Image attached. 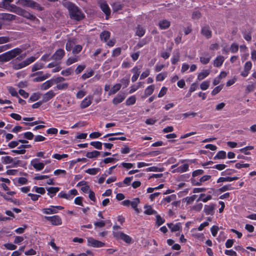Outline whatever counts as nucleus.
Wrapping results in <instances>:
<instances>
[{
  "mask_svg": "<svg viewBox=\"0 0 256 256\" xmlns=\"http://www.w3.org/2000/svg\"><path fill=\"white\" fill-rule=\"evenodd\" d=\"M26 56V54H20L17 56L16 58L12 62V64L13 68L14 70H20L30 65L34 62L38 57L34 56H30L25 60L22 61Z\"/></svg>",
  "mask_w": 256,
  "mask_h": 256,
  "instance_id": "nucleus-1",
  "label": "nucleus"
},
{
  "mask_svg": "<svg viewBox=\"0 0 256 256\" xmlns=\"http://www.w3.org/2000/svg\"><path fill=\"white\" fill-rule=\"evenodd\" d=\"M64 5L68 10L71 18L76 20H80L84 18V14L74 4L70 2H66Z\"/></svg>",
  "mask_w": 256,
  "mask_h": 256,
  "instance_id": "nucleus-2",
  "label": "nucleus"
},
{
  "mask_svg": "<svg viewBox=\"0 0 256 256\" xmlns=\"http://www.w3.org/2000/svg\"><path fill=\"white\" fill-rule=\"evenodd\" d=\"M113 236L116 240L121 239L127 244L132 242V238L122 232L113 231Z\"/></svg>",
  "mask_w": 256,
  "mask_h": 256,
  "instance_id": "nucleus-3",
  "label": "nucleus"
},
{
  "mask_svg": "<svg viewBox=\"0 0 256 256\" xmlns=\"http://www.w3.org/2000/svg\"><path fill=\"white\" fill-rule=\"evenodd\" d=\"M78 194V191L76 189H72L70 190L68 193H66L63 191L60 192L58 196L61 198H64L68 200L73 198L74 196Z\"/></svg>",
  "mask_w": 256,
  "mask_h": 256,
  "instance_id": "nucleus-4",
  "label": "nucleus"
},
{
  "mask_svg": "<svg viewBox=\"0 0 256 256\" xmlns=\"http://www.w3.org/2000/svg\"><path fill=\"white\" fill-rule=\"evenodd\" d=\"M45 219L50 221L52 224L54 226L61 225L62 224V220L60 216L55 215L53 216H45Z\"/></svg>",
  "mask_w": 256,
  "mask_h": 256,
  "instance_id": "nucleus-5",
  "label": "nucleus"
},
{
  "mask_svg": "<svg viewBox=\"0 0 256 256\" xmlns=\"http://www.w3.org/2000/svg\"><path fill=\"white\" fill-rule=\"evenodd\" d=\"M104 243L94 239L92 237L88 238V246L94 248H101L104 246Z\"/></svg>",
  "mask_w": 256,
  "mask_h": 256,
  "instance_id": "nucleus-6",
  "label": "nucleus"
},
{
  "mask_svg": "<svg viewBox=\"0 0 256 256\" xmlns=\"http://www.w3.org/2000/svg\"><path fill=\"white\" fill-rule=\"evenodd\" d=\"M92 95L86 96L80 102V106L82 109L86 108L88 107L92 103L93 100Z\"/></svg>",
  "mask_w": 256,
  "mask_h": 256,
  "instance_id": "nucleus-7",
  "label": "nucleus"
},
{
  "mask_svg": "<svg viewBox=\"0 0 256 256\" xmlns=\"http://www.w3.org/2000/svg\"><path fill=\"white\" fill-rule=\"evenodd\" d=\"M252 66V62L250 61H247L244 64L243 70L240 72V76L244 78L246 77L249 74Z\"/></svg>",
  "mask_w": 256,
  "mask_h": 256,
  "instance_id": "nucleus-8",
  "label": "nucleus"
},
{
  "mask_svg": "<svg viewBox=\"0 0 256 256\" xmlns=\"http://www.w3.org/2000/svg\"><path fill=\"white\" fill-rule=\"evenodd\" d=\"M30 164L36 171L42 170L44 167L45 164L39 162L38 158L32 159L30 161Z\"/></svg>",
  "mask_w": 256,
  "mask_h": 256,
  "instance_id": "nucleus-9",
  "label": "nucleus"
},
{
  "mask_svg": "<svg viewBox=\"0 0 256 256\" xmlns=\"http://www.w3.org/2000/svg\"><path fill=\"white\" fill-rule=\"evenodd\" d=\"M176 198V195L174 194H172L164 198L162 200L161 203L164 205H166L168 203H170L172 202V204L176 205V202L175 201Z\"/></svg>",
  "mask_w": 256,
  "mask_h": 256,
  "instance_id": "nucleus-10",
  "label": "nucleus"
},
{
  "mask_svg": "<svg viewBox=\"0 0 256 256\" xmlns=\"http://www.w3.org/2000/svg\"><path fill=\"white\" fill-rule=\"evenodd\" d=\"M65 55L64 50L63 49H58L52 56L51 58L56 60H60Z\"/></svg>",
  "mask_w": 256,
  "mask_h": 256,
  "instance_id": "nucleus-11",
  "label": "nucleus"
},
{
  "mask_svg": "<svg viewBox=\"0 0 256 256\" xmlns=\"http://www.w3.org/2000/svg\"><path fill=\"white\" fill-rule=\"evenodd\" d=\"M99 5L100 8L102 10V11L105 14L106 16H108L110 14V10L106 4V2L104 1H101L99 2Z\"/></svg>",
  "mask_w": 256,
  "mask_h": 256,
  "instance_id": "nucleus-12",
  "label": "nucleus"
},
{
  "mask_svg": "<svg viewBox=\"0 0 256 256\" xmlns=\"http://www.w3.org/2000/svg\"><path fill=\"white\" fill-rule=\"evenodd\" d=\"M56 95L53 90H50L45 93L42 96V102H46L53 98Z\"/></svg>",
  "mask_w": 256,
  "mask_h": 256,
  "instance_id": "nucleus-13",
  "label": "nucleus"
},
{
  "mask_svg": "<svg viewBox=\"0 0 256 256\" xmlns=\"http://www.w3.org/2000/svg\"><path fill=\"white\" fill-rule=\"evenodd\" d=\"M201 34L206 38H210L212 37V31L209 26H204L201 29Z\"/></svg>",
  "mask_w": 256,
  "mask_h": 256,
  "instance_id": "nucleus-14",
  "label": "nucleus"
},
{
  "mask_svg": "<svg viewBox=\"0 0 256 256\" xmlns=\"http://www.w3.org/2000/svg\"><path fill=\"white\" fill-rule=\"evenodd\" d=\"M22 52V49L18 48H16L10 50L8 51L11 60L14 58H16L19 54H20Z\"/></svg>",
  "mask_w": 256,
  "mask_h": 256,
  "instance_id": "nucleus-15",
  "label": "nucleus"
},
{
  "mask_svg": "<svg viewBox=\"0 0 256 256\" xmlns=\"http://www.w3.org/2000/svg\"><path fill=\"white\" fill-rule=\"evenodd\" d=\"M125 98L126 96L124 94L120 93L113 98L112 103L114 105H116L122 102Z\"/></svg>",
  "mask_w": 256,
  "mask_h": 256,
  "instance_id": "nucleus-16",
  "label": "nucleus"
},
{
  "mask_svg": "<svg viewBox=\"0 0 256 256\" xmlns=\"http://www.w3.org/2000/svg\"><path fill=\"white\" fill-rule=\"evenodd\" d=\"M215 205L214 204H206L204 206V211L207 215H212L214 212Z\"/></svg>",
  "mask_w": 256,
  "mask_h": 256,
  "instance_id": "nucleus-17",
  "label": "nucleus"
},
{
  "mask_svg": "<svg viewBox=\"0 0 256 256\" xmlns=\"http://www.w3.org/2000/svg\"><path fill=\"white\" fill-rule=\"evenodd\" d=\"M140 67L135 66L132 69V72L134 73V75L132 77V82H134L138 80L140 76Z\"/></svg>",
  "mask_w": 256,
  "mask_h": 256,
  "instance_id": "nucleus-18",
  "label": "nucleus"
},
{
  "mask_svg": "<svg viewBox=\"0 0 256 256\" xmlns=\"http://www.w3.org/2000/svg\"><path fill=\"white\" fill-rule=\"evenodd\" d=\"M189 168V165L188 164H184L180 165L173 170V172H179L182 173L188 171Z\"/></svg>",
  "mask_w": 256,
  "mask_h": 256,
  "instance_id": "nucleus-19",
  "label": "nucleus"
},
{
  "mask_svg": "<svg viewBox=\"0 0 256 256\" xmlns=\"http://www.w3.org/2000/svg\"><path fill=\"white\" fill-rule=\"evenodd\" d=\"M28 7L36 9L39 11L43 10V8L42 6L32 0H28Z\"/></svg>",
  "mask_w": 256,
  "mask_h": 256,
  "instance_id": "nucleus-20",
  "label": "nucleus"
},
{
  "mask_svg": "<svg viewBox=\"0 0 256 256\" xmlns=\"http://www.w3.org/2000/svg\"><path fill=\"white\" fill-rule=\"evenodd\" d=\"M210 74L209 70H204L198 74L197 80L199 81L202 80L208 76Z\"/></svg>",
  "mask_w": 256,
  "mask_h": 256,
  "instance_id": "nucleus-21",
  "label": "nucleus"
},
{
  "mask_svg": "<svg viewBox=\"0 0 256 256\" xmlns=\"http://www.w3.org/2000/svg\"><path fill=\"white\" fill-rule=\"evenodd\" d=\"M224 60V58L222 56H217L214 60V66L218 68L222 64Z\"/></svg>",
  "mask_w": 256,
  "mask_h": 256,
  "instance_id": "nucleus-22",
  "label": "nucleus"
},
{
  "mask_svg": "<svg viewBox=\"0 0 256 256\" xmlns=\"http://www.w3.org/2000/svg\"><path fill=\"white\" fill-rule=\"evenodd\" d=\"M42 212L44 214H51L58 213V210H56L54 206H50L48 208H43Z\"/></svg>",
  "mask_w": 256,
  "mask_h": 256,
  "instance_id": "nucleus-23",
  "label": "nucleus"
},
{
  "mask_svg": "<svg viewBox=\"0 0 256 256\" xmlns=\"http://www.w3.org/2000/svg\"><path fill=\"white\" fill-rule=\"evenodd\" d=\"M154 89V85L152 84L150 86H148L144 90V96H142V98H146L147 96L151 95Z\"/></svg>",
  "mask_w": 256,
  "mask_h": 256,
  "instance_id": "nucleus-24",
  "label": "nucleus"
},
{
  "mask_svg": "<svg viewBox=\"0 0 256 256\" xmlns=\"http://www.w3.org/2000/svg\"><path fill=\"white\" fill-rule=\"evenodd\" d=\"M211 58L208 54H206L204 56L200 57V61L202 64H206L210 62Z\"/></svg>",
  "mask_w": 256,
  "mask_h": 256,
  "instance_id": "nucleus-25",
  "label": "nucleus"
},
{
  "mask_svg": "<svg viewBox=\"0 0 256 256\" xmlns=\"http://www.w3.org/2000/svg\"><path fill=\"white\" fill-rule=\"evenodd\" d=\"M48 191V194L52 198L54 194H56L60 190V188L58 187H49L46 188Z\"/></svg>",
  "mask_w": 256,
  "mask_h": 256,
  "instance_id": "nucleus-26",
  "label": "nucleus"
},
{
  "mask_svg": "<svg viewBox=\"0 0 256 256\" xmlns=\"http://www.w3.org/2000/svg\"><path fill=\"white\" fill-rule=\"evenodd\" d=\"M54 85L53 81L51 80H46L40 86L42 90H46Z\"/></svg>",
  "mask_w": 256,
  "mask_h": 256,
  "instance_id": "nucleus-27",
  "label": "nucleus"
},
{
  "mask_svg": "<svg viewBox=\"0 0 256 256\" xmlns=\"http://www.w3.org/2000/svg\"><path fill=\"white\" fill-rule=\"evenodd\" d=\"M167 226L172 232H177L180 229V223L173 224L172 223H168Z\"/></svg>",
  "mask_w": 256,
  "mask_h": 256,
  "instance_id": "nucleus-28",
  "label": "nucleus"
},
{
  "mask_svg": "<svg viewBox=\"0 0 256 256\" xmlns=\"http://www.w3.org/2000/svg\"><path fill=\"white\" fill-rule=\"evenodd\" d=\"M238 179V178L237 176H233V177H220V178L218 180L217 182H232L234 180H237Z\"/></svg>",
  "mask_w": 256,
  "mask_h": 256,
  "instance_id": "nucleus-29",
  "label": "nucleus"
},
{
  "mask_svg": "<svg viewBox=\"0 0 256 256\" xmlns=\"http://www.w3.org/2000/svg\"><path fill=\"white\" fill-rule=\"evenodd\" d=\"M22 16L32 20H38L36 16L26 10H24Z\"/></svg>",
  "mask_w": 256,
  "mask_h": 256,
  "instance_id": "nucleus-30",
  "label": "nucleus"
},
{
  "mask_svg": "<svg viewBox=\"0 0 256 256\" xmlns=\"http://www.w3.org/2000/svg\"><path fill=\"white\" fill-rule=\"evenodd\" d=\"M122 85L120 84H114L108 92V95L110 96L115 94L121 88Z\"/></svg>",
  "mask_w": 256,
  "mask_h": 256,
  "instance_id": "nucleus-31",
  "label": "nucleus"
},
{
  "mask_svg": "<svg viewBox=\"0 0 256 256\" xmlns=\"http://www.w3.org/2000/svg\"><path fill=\"white\" fill-rule=\"evenodd\" d=\"M158 26L162 30H164L168 28L170 26V22L169 21L164 20L160 21Z\"/></svg>",
  "mask_w": 256,
  "mask_h": 256,
  "instance_id": "nucleus-32",
  "label": "nucleus"
},
{
  "mask_svg": "<svg viewBox=\"0 0 256 256\" xmlns=\"http://www.w3.org/2000/svg\"><path fill=\"white\" fill-rule=\"evenodd\" d=\"M100 154V152L96 150H94L92 152H87L86 156L89 158H96L98 157Z\"/></svg>",
  "mask_w": 256,
  "mask_h": 256,
  "instance_id": "nucleus-33",
  "label": "nucleus"
},
{
  "mask_svg": "<svg viewBox=\"0 0 256 256\" xmlns=\"http://www.w3.org/2000/svg\"><path fill=\"white\" fill-rule=\"evenodd\" d=\"M76 43V42L74 39L69 40L66 44V50L70 51L74 48Z\"/></svg>",
  "mask_w": 256,
  "mask_h": 256,
  "instance_id": "nucleus-34",
  "label": "nucleus"
},
{
  "mask_svg": "<svg viewBox=\"0 0 256 256\" xmlns=\"http://www.w3.org/2000/svg\"><path fill=\"white\" fill-rule=\"evenodd\" d=\"M11 60L8 52H6L0 55V62H6Z\"/></svg>",
  "mask_w": 256,
  "mask_h": 256,
  "instance_id": "nucleus-35",
  "label": "nucleus"
},
{
  "mask_svg": "<svg viewBox=\"0 0 256 256\" xmlns=\"http://www.w3.org/2000/svg\"><path fill=\"white\" fill-rule=\"evenodd\" d=\"M142 82H139L136 84L132 86L129 91L130 94H132L142 86Z\"/></svg>",
  "mask_w": 256,
  "mask_h": 256,
  "instance_id": "nucleus-36",
  "label": "nucleus"
},
{
  "mask_svg": "<svg viewBox=\"0 0 256 256\" xmlns=\"http://www.w3.org/2000/svg\"><path fill=\"white\" fill-rule=\"evenodd\" d=\"M145 210H144V214H148V215H151V214H155L157 212H156L153 210L151 206H146L144 207Z\"/></svg>",
  "mask_w": 256,
  "mask_h": 256,
  "instance_id": "nucleus-37",
  "label": "nucleus"
},
{
  "mask_svg": "<svg viewBox=\"0 0 256 256\" xmlns=\"http://www.w3.org/2000/svg\"><path fill=\"white\" fill-rule=\"evenodd\" d=\"M203 204L200 202H196L194 206L190 207V210L195 212H200L202 210Z\"/></svg>",
  "mask_w": 256,
  "mask_h": 256,
  "instance_id": "nucleus-38",
  "label": "nucleus"
},
{
  "mask_svg": "<svg viewBox=\"0 0 256 256\" xmlns=\"http://www.w3.org/2000/svg\"><path fill=\"white\" fill-rule=\"evenodd\" d=\"M44 67V64L41 62H37L35 63L32 68V72H35L36 70H41Z\"/></svg>",
  "mask_w": 256,
  "mask_h": 256,
  "instance_id": "nucleus-39",
  "label": "nucleus"
},
{
  "mask_svg": "<svg viewBox=\"0 0 256 256\" xmlns=\"http://www.w3.org/2000/svg\"><path fill=\"white\" fill-rule=\"evenodd\" d=\"M212 198V196L210 195L206 196L204 194H200V198H198V201L202 200L204 202H206L208 200H210Z\"/></svg>",
  "mask_w": 256,
  "mask_h": 256,
  "instance_id": "nucleus-40",
  "label": "nucleus"
},
{
  "mask_svg": "<svg viewBox=\"0 0 256 256\" xmlns=\"http://www.w3.org/2000/svg\"><path fill=\"white\" fill-rule=\"evenodd\" d=\"M139 203L140 199L138 198H135L132 201H130V205L136 211L138 212V211L137 206Z\"/></svg>",
  "mask_w": 256,
  "mask_h": 256,
  "instance_id": "nucleus-41",
  "label": "nucleus"
},
{
  "mask_svg": "<svg viewBox=\"0 0 256 256\" xmlns=\"http://www.w3.org/2000/svg\"><path fill=\"white\" fill-rule=\"evenodd\" d=\"M110 36V32L108 31H104L100 34V37L102 40L106 42Z\"/></svg>",
  "mask_w": 256,
  "mask_h": 256,
  "instance_id": "nucleus-42",
  "label": "nucleus"
},
{
  "mask_svg": "<svg viewBox=\"0 0 256 256\" xmlns=\"http://www.w3.org/2000/svg\"><path fill=\"white\" fill-rule=\"evenodd\" d=\"M32 190L40 194H44L46 192V190L44 188L36 186H34Z\"/></svg>",
  "mask_w": 256,
  "mask_h": 256,
  "instance_id": "nucleus-43",
  "label": "nucleus"
},
{
  "mask_svg": "<svg viewBox=\"0 0 256 256\" xmlns=\"http://www.w3.org/2000/svg\"><path fill=\"white\" fill-rule=\"evenodd\" d=\"M100 170V168H90L86 170V172L90 175H95L97 174Z\"/></svg>",
  "mask_w": 256,
  "mask_h": 256,
  "instance_id": "nucleus-44",
  "label": "nucleus"
},
{
  "mask_svg": "<svg viewBox=\"0 0 256 256\" xmlns=\"http://www.w3.org/2000/svg\"><path fill=\"white\" fill-rule=\"evenodd\" d=\"M136 102V98L135 96H132L129 97L126 102V104L127 106L132 105L135 104Z\"/></svg>",
  "mask_w": 256,
  "mask_h": 256,
  "instance_id": "nucleus-45",
  "label": "nucleus"
},
{
  "mask_svg": "<svg viewBox=\"0 0 256 256\" xmlns=\"http://www.w3.org/2000/svg\"><path fill=\"white\" fill-rule=\"evenodd\" d=\"M68 83H60L56 84L54 89L58 90H66L68 88Z\"/></svg>",
  "mask_w": 256,
  "mask_h": 256,
  "instance_id": "nucleus-46",
  "label": "nucleus"
},
{
  "mask_svg": "<svg viewBox=\"0 0 256 256\" xmlns=\"http://www.w3.org/2000/svg\"><path fill=\"white\" fill-rule=\"evenodd\" d=\"M12 1L13 0H2L0 3V7L8 10L10 6L9 3Z\"/></svg>",
  "mask_w": 256,
  "mask_h": 256,
  "instance_id": "nucleus-47",
  "label": "nucleus"
},
{
  "mask_svg": "<svg viewBox=\"0 0 256 256\" xmlns=\"http://www.w3.org/2000/svg\"><path fill=\"white\" fill-rule=\"evenodd\" d=\"M253 146H246L244 148H242L240 150V151L242 152L244 154H250V152H249V150H253L254 149Z\"/></svg>",
  "mask_w": 256,
  "mask_h": 256,
  "instance_id": "nucleus-48",
  "label": "nucleus"
},
{
  "mask_svg": "<svg viewBox=\"0 0 256 256\" xmlns=\"http://www.w3.org/2000/svg\"><path fill=\"white\" fill-rule=\"evenodd\" d=\"M72 72H73V69L70 67V68H67L66 70H62L61 72V74L64 76H70L72 74Z\"/></svg>",
  "mask_w": 256,
  "mask_h": 256,
  "instance_id": "nucleus-49",
  "label": "nucleus"
},
{
  "mask_svg": "<svg viewBox=\"0 0 256 256\" xmlns=\"http://www.w3.org/2000/svg\"><path fill=\"white\" fill-rule=\"evenodd\" d=\"M7 88L9 93L12 95V96L18 97V94L15 88L12 86H8Z\"/></svg>",
  "mask_w": 256,
  "mask_h": 256,
  "instance_id": "nucleus-50",
  "label": "nucleus"
},
{
  "mask_svg": "<svg viewBox=\"0 0 256 256\" xmlns=\"http://www.w3.org/2000/svg\"><path fill=\"white\" fill-rule=\"evenodd\" d=\"M78 61V56H74L73 57L69 58L66 62V64L67 66H70Z\"/></svg>",
  "mask_w": 256,
  "mask_h": 256,
  "instance_id": "nucleus-51",
  "label": "nucleus"
},
{
  "mask_svg": "<svg viewBox=\"0 0 256 256\" xmlns=\"http://www.w3.org/2000/svg\"><path fill=\"white\" fill-rule=\"evenodd\" d=\"M145 30L144 28L138 26L136 31V34L140 37L142 36L145 34Z\"/></svg>",
  "mask_w": 256,
  "mask_h": 256,
  "instance_id": "nucleus-52",
  "label": "nucleus"
},
{
  "mask_svg": "<svg viewBox=\"0 0 256 256\" xmlns=\"http://www.w3.org/2000/svg\"><path fill=\"white\" fill-rule=\"evenodd\" d=\"M210 86V82L205 80L202 82L200 84V88L202 90H206Z\"/></svg>",
  "mask_w": 256,
  "mask_h": 256,
  "instance_id": "nucleus-53",
  "label": "nucleus"
},
{
  "mask_svg": "<svg viewBox=\"0 0 256 256\" xmlns=\"http://www.w3.org/2000/svg\"><path fill=\"white\" fill-rule=\"evenodd\" d=\"M226 158V152L224 151L220 150L219 151L216 156H214V158L217 159H224Z\"/></svg>",
  "mask_w": 256,
  "mask_h": 256,
  "instance_id": "nucleus-54",
  "label": "nucleus"
},
{
  "mask_svg": "<svg viewBox=\"0 0 256 256\" xmlns=\"http://www.w3.org/2000/svg\"><path fill=\"white\" fill-rule=\"evenodd\" d=\"M2 162L5 164H12L14 160V159L10 156H2Z\"/></svg>",
  "mask_w": 256,
  "mask_h": 256,
  "instance_id": "nucleus-55",
  "label": "nucleus"
},
{
  "mask_svg": "<svg viewBox=\"0 0 256 256\" xmlns=\"http://www.w3.org/2000/svg\"><path fill=\"white\" fill-rule=\"evenodd\" d=\"M50 76V74H46L43 75L42 76H39L36 77V78H34V80L36 82H42V81H43V80H46V78H48Z\"/></svg>",
  "mask_w": 256,
  "mask_h": 256,
  "instance_id": "nucleus-56",
  "label": "nucleus"
},
{
  "mask_svg": "<svg viewBox=\"0 0 256 256\" xmlns=\"http://www.w3.org/2000/svg\"><path fill=\"white\" fill-rule=\"evenodd\" d=\"M90 144L98 150L102 149V144L100 142H92Z\"/></svg>",
  "mask_w": 256,
  "mask_h": 256,
  "instance_id": "nucleus-57",
  "label": "nucleus"
},
{
  "mask_svg": "<svg viewBox=\"0 0 256 256\" xmlns=\"http://www.w3.org/2000/svg\"><path fill=\"white\" fill-rule=\"evenodd\" d=\"M86 94V92L84 90H80L76 94V98L78 99H81L84 97Z\"/></svg>",
  "mask_w": 256,
  "mask_h": 256,
  "instance_id": "nucleus-58",
  "label": "nucleus"
},
{
  "mask_svg": "<svg viewBox=\"0 0 256 256\" xmlns=\"http://www.w3.org/2000/svg\"><path fill=\"white\" fill-rule=\"evenodd\" d=\"M238 50V45L236 43H232L230 48L232 53H236Z\"/></svg>",
  "mask_w": 256,
  "mask_h": 256,
  "instance_id": "nucleus-59",
  "label": "nucleus"
},
{
  "mask_svg": "<svg viewBox=\"0 0 256 256\" xmlns=\"http://www.w3.org/2000/svg\"><path fill=\"white\" fill-rule=\"evenodd\" d=\"M180 58V54L178 52L176 54L174 55L171 59L172 64H176L178 62Z\"/></svg>",
  "mask_w": 256,
  "mask_h": 256,
  "instance_id": "nucleus-60",
  "label": "nucleus"
},
{
  "mask_svg": "<svg viewBox=\"0 0 256 256\" xmlns=\"http://www.w3.org/2000/svg\"><path fill=\"white\" fill-rule=\"evenodd\" d=\"M82 46L80 44L76 45L72 48V53L74 54H78L82 50Z\"/></svg>",
  "mask_w": 256,
  "mask_h": 256,
  "instance_id": "nucleus-61",
  "label": "nucleus"
},
{
  "mask_svg": "<svg viewBox=\"0 0 256 256\" xmlns=\"http://www.w3.org/2000/svg\"><path fill=\"white\" fill-rule=\"evenodd\" d=\"M167 76V73H160L158 74L156 76V81H162Z\"/></svg>",
  "mask_w": 256,
  "mask_h": 256,
  "instance_id": "nucleus-62",
  "label": "nucleus"
},
{
  "mask_svg": "<svg viewBox=\"0 0 256 256\" xmlns=\"http://www.w3.org/2000/svg\"><path fill=\"white\" fill-rule=\"evenodd\" d=\"M223 86L222 85H220L212 91L211 94L212 96H215L217 94H218L222 88Z\"/></svg>",
  "mask_w": 256,
  "mask_h": 256,
  "instance_id": "nucleus-63",
  "label": "nucleus"
},
{
  "mask_svg": "<svg viewBox=\"0 0 256 256\" xmlns=\"http://www.w3.org/2000/svg\"><path fill=\"white\" fill-rule=\"evenodd\" d=\"M40 98V94L34 93L30 98V102H35L39 99Z\"/></svg>",
  "mask_w": 256,
  "mask_h": 256,
  "instance_id": "nucleus-64",
  "label": "nucleus"
}]
</instances>
